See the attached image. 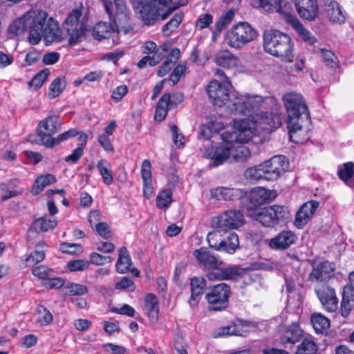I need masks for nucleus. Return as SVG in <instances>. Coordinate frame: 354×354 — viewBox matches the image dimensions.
Returning a JSON list of instances; mask_svg holds the SVG:
<instances>
[{
    "instance_id": "1",
    "label": "nucleus",
    "mask_w": 354,
    "mask_h": 354,
    "mask_svg": "<svg viewBox=\"0 0 354 354\" xmlns=\"http://www.w3.org/2000/svg\"><path fill=\"white\" fill-rule=\"evenodd\" d=\"M16 34L26 30L29 32L28 39L35 45L43 38L46 44L62 41L61 30L56 21L48 17V13L41 9H33L26 12L10 26Z\"/></svg>"
},
{
    "instance_id": "2",
    "label": "nucleus",
    "mask_w": 354,
    "mask_h": 354,
    "mask_svg": "<svg viewBox=\"0 0 354 354\" xmlns=\"http://www.w3.org/2000/svg\"><path fill=\"white\" fill-rule=\"evenodd\" d=\"M282 100L288 115L290 139L297 143L308 140V125L310 122V112L304 97L296 92L285 93Z\"/></svg>"
},
{
    "instance_id": "3",
    "label": "nucleus",
    "mask_w": 354,
    "mask_h": 354,
    "mask_svg": "<svg viewBox=\"0 0 354 354\" xmlns=\"http://www.w3.org/2000/svg\"><path fill=\"white\" fill-rule=\"evenodd\" d=\"M264 50L283 61L291 62L293 59L294 44L289 35L277 30H267L263 33Z\"/></svg>"
},
{
    "instance_id": "4",
    "label": "nucleus",
    "mask_w": 354,
    "mask_h": 354,
    "mask_svg": "<svg viewBox=\"0 0 354 354\" xmlns=\"http://www.w3.org/2000/svg\"><path fill=\"white\" fill-rule=\"evenodd\" d=\"M86 17L84 8L73 9L66 19L63 28L69 46L81 42L85 37Z\"/></svg>"
},
{
    "instance_id": "5",
    "label": "nucleus",
    "mask_w": 354,
    "mask_h": 354,
    "mask_svg": "<svg viewBox=\"0 0 354 354\" xmlns=\"http://www.w3.org/2000/svg\"><path fill=\"white\" fill-rule=\"evenodd\" d=\"M290 216V211L283 205H273L260 208L250 213V217L259 222L263 226L274 227Z\"/></svg>"
},
{
    "instance_id": "6",
    "label": "nucleus",
    "mask_w": 354,
    "mask_h": 354,
    "mask_svg": "<svg viewBox=\"0 0 354 354\" xmlns=\"http://www.w3.org/2000/svg\"><path fill=\"white\" fill-rule=\"evenodd\" d=\"M172 0H131L133 7L138 10L142 21L147 26L153 25L160 19V8Z\"/></svg>"
},
{
    "instance_id": "7",
    "label": "nucleus",
    "mask_w": 354,
    "mask_h": 354,
    "mask_svg": "<svg viewBox=\"0 0 354 354\" xmlns=\"http://www.w3.org/2000/svg\"><path fill=\"white\" fill-rule=\"evenodd\" d=\"M256 37V30L248 23L240 22L227 32L225 41L231 48L240 49Z\"/></svg>"
},
{
    "instance_id": "8",
    "label": "nucleus",
    "mask_w": 354,
    "mask_h": 354,
    "mask_svg": "<svg viewBox=\"0 0 354 354\" xmlns=\"http://www.w3.org/2000/svg\"><path fill=\"white\" fill-rule=\"evenodd\" d=\"M257 134V125L249 118L236 122L234 131H225L221 138L232 143L241 144L250 141Z\"/></svg>"
},
{
    "instance_id": "9",
    "label": "nucleus",
    "mask_w": 354,
    "mask_h": 354,
    "mask_svg": "<svg viewBox=\"0 0 354 354\" xmlns=\"http://www.w3.org/2000/svg\"><path fill=\"white\" fill-rule=\"evenodd\" d=\"M232 88L230 81L226 79L223 82L212 80L207 87V92L212 103L218 106H226L230 110V103H233L234 96L236 95L230 92Z\"/></svg>"
},
{
    "instance_id": "10",
    "label": "nucleus",
    "mask_w": 354,
    "mask_h": 354,
    "mask_svg": "<svg viewBox=\"0 0 354 354\" xmlns=\"http://www.w3.org/2000/svg\"><path fill=\"white\" fill-rule=\"evenodd\" d=\"M62 127V122L56 115H50L41 120L37 127V133L39 143L46 147H53L54 138L53 136Z\"/></svg>"
},
{
    "instance_id": "11",
    "label": "nucleus",
    "mask_w": 354,
    "mask_h": 354,
    "mask_svg": "<svg viewBox=\"0 0 354 354\" xmlns=\"http://www.w3.org/2000/svg\"><path fill=\"white\" fill-rule=\"evenodd\" d=\"M265 99L256 95H238L230 103V111L236 114L248 115L263 106Z\"/></svg>"
},
{
    "instance_id": "12",
    "label": "nucleus",
    "mask_w": 354,
    "mask_h": 354,
    "mask_svg": "<svg viewBox=\"0 0 354 354\" xmlns=\"http://www.w3.org/2000/svg\"><path fill=\"white\" fill-rule=\"evenodd\" d=\"M230 295V288L226 283H221L214 286L205 295L211 305L210 309L220 310L227 306V299Z\"/></svg>"
},
{
    "instance_id": "13",
    "label": "nucleus",
    "mask_w": 354,
    "mask_h": 354,
    "mask_svg": "<svg viewBox=\"0 0 354 354\" xmlns=\"http://www.w3.org/2000/svg\"><path fill=\"white\" fill-rule=\"evenodd\" d=\"M315 291L323 308L328 312H335L337 309L338 299L335 289L327 283H317Z\"/></svg>"
},
{
    "instance_id": "14",
    "label": "nucleus",
    "mask_w": 354,
    "mask_h": 354,
    "mask_svg": "<svg viewBox=\"0 0 354 354\" xmlns=\"http://www.w3.org/2000/svg\"><path fill=\"white\" fill-rule=\"evenodd\" d=\"M222 142L210 151L207 149L204 152L206 158L212 160L214 166L221 165L231 158V151L234 147V144L230 141L221 139Z\"/></svg>"
},
{
    "instance_id": "15",
    "label": "nucleus",
    "mask_w": 354,
    "mask_h": 354,
    "mask_svg": "<svg viewBox=\"0 0 354 354\" xmlns=\"http://www.w3.org/2000/svg\"><path fill=\"white\" fill-rule=\"evenodd\" d=\"M254 123L261 126L266 131H272L282 124L281 114L277 109H272L270 112H261L252 117Z\"/></svg>"
},
{
    "instance_id": "16",
    "label": "nucleus",
    "mask_w": 354,
    "mask_h": 354,
    "mask_svg": "<svg viewBox=\"0 0 354 354\" xmlns=\"http://www.w3.org/2000/svg\"><path fill=\"white\" fill-rule=\"evenodd\" d=\"M266 180H275L286 171L288 162L284 156H274L269 160L263 162Z\"/></svg>"
},
{
    "instance_id": "17",
    "label": "nucleus",
    "mask_w": 354,
    "mask_h": 354,
    "mask_svg": "<svg viewBox=\"0 0 354 354\" xmlns=\"http://www.w3.org/2000/svg\"><path fill=\"white\" fill-rule=\"evenodd\" d=\"M216 220L218 227L225 229H237L245 223L243 213L237 209L226 210L219 214Z\"/></svg>"
},
{
    "instance_id": "18",
    "label": "nucleus",
    "mask_w": 354,
    "mask_h": 354,
    "mask_svg": "<svg viewBox=\"0 0 354 354\" xmlns=\"http://www.w3.org/2000/svg\"><path fill=\"white\" fill-rule=\"evenodd\" d=\"M336 267L334 263L324 261L315 265L308 274V280L323 283L330 280L335 274Z\"/></svg>"
},
{
    "instance_id": "19",
    "label": "nucleus",
    "mask_w": 354,
    "mask_h": 354,
    "mask_svg": "<svg viewBox=\"0 0 354 354\" xmlns=\"http://www.w3.org/2000/svg\"><path fill=\"white\" fill-rule=\"evenodd\" d=\"M271 195V192L263 187H257L252 189L248 194L245 204L248 216H250V213H252V212L260 210L258 207L268 201Z\"/></svg>"
},
{
    "instance_id": "20",
    "label": "nucleus",
    "mask_w": 354,
    "mask_h": 354,
    "mask_svg": "<svg viewBox=\"0 0 354 354\" xmlns=\"http://www.w3.org/2000/svg\"><path fill=\"white\" fill-rule=\"evenodd\" d=\"M298 15L302 19L312 21L319 15L317 0H294Z\"/></svg>"
},
{
    "instance_id": "21",
    "label": "nucleus",
    "mask_w": 354,
    "mask_h": 354,
    "mask_svg": "<svg viewBox=\"0 0 354 354\" xmlns=\"http://www.w3.org/2000/svg\"><path fill=\"white\" fill-rule=\"evenodd\" d=\"M297 239V236L292 231L283 230L270 239L268 245L273 250H283L295 244Z\"/></svg>"
},
{
    "instance_id": "22",
    "label": "nucleus",
    "mask_w": 354,
    "mask_h": 354,
    "mask_svg": "<svg viewBox=\"0 0 354 354\" xmlns=\"http://www.w3.org/2000/svg\"><path fill=\"white\" fill-rule=\"evenodd\" d=\"M251 331V325L245 321L239 320L232 324L220 328L215 333V337L229 335L245 336Z\"/></svg>"
},
{
    "instance_id": "23",
    "label": "nucleus",
    "mask_w": 354,
    "mask_h": 354,
    "mask_svg": "<svg viewBox=\"0 0 354 354\" xmlns=\"http://www.w3.org/2000/svg\"><path fill=\"white\" fill-rule=\"evenodd\" d=\"M319 207V203L310 201L301 206L296 213L294 224L297 228H303L314 215Z\"/></svg>"
},
{
    "instance_id": "24",
    "label": "nucleus",
    "mask_w": 354,
    "mask_h": 354,
    "mask_svg": "<svg viewBox=\"0 0 354 354\" xmlns=\"http://www.w3.org/2000/svg\"><path fill=\"white\" fill-rule=\"evenodd\" d=\"M323 10L333 24H341L346 20L345 15L335 0H320Z\"/></svg>"
},
{
    "instance_id": "25",
    "label": "nucleus",
    "mask_w": 354,
    "mask_h": 354,
    "mask_svg": "<svg viewBox=\"0 0 354 354\" xmlns=\"http://www.w3.org/2000/svg\"><path fill=\"white\" fill-rule=\"evenodd\" d=\"M348 281V283L344 288L341 303V313L345 317L354 307V272L349 274Z\"/></svg>"
},
{
    "instance_id": "26",
    "label": "nucleus",
    "mask_w": 354,
    "mask_h": 354,
    "mask_svg": "<svg viewBox=\"0 0 354 354\" xmlns=\"http://www.w3.org/2000/svg\"><path fill=\"white\" fill-rule=\"evenodd\" d=\"M284 19L295 30L302 40L309 44L315 43L316 38L304 26L295 15L290 12H286Z\"/></svg>"
},
{
    "instance_id": "27",
    "label": "nucleus",
    "mask_w": 354,
    "mask_h": 354,
    "mask_svg": "<svg viewBox=\"0 0 354 354\" xmlns=\"http://www.w3.org/2000/svg\"><path fill=\"white\" fill-rule=\"evenodd\" d=\"M215 63L226 69H236L240 66V60L228 50H220L214 57Z\"/></svg>"
},
{
    "instance_id": "28",
    "label": "nucleus",
    "mask_w": 354,
    "mask_h": 354,
    "mask_svg": "<svg viewBox=\"0 0 354 354\" xmlns=\"http://www.w3.org/2000/svg\"><path fill=\"white\" fill-rule=\"evenodd\" d=\"M194 256L198 263L203 266L205 268H214L215 266H221L223 261L217 259L214 255L212 254L206 248H201L194 252Z\"/></svg>"
},
{
    "instance_id": "29",
    "label": "nucleus",
    "mask_w": 354,
    "mask_h": 354,
    "mask_svg": "<svg viewBox=\"0 0 354 354\" xmlns=\"http://www.w3.org/2000/svg\"><path fill=\"white\" fill-rule=\"evenodd\" d=\"M191 298L189 299V305L194 308L198 304L203 289L205 286V281L203 277H195L191 279Z\"/></svg>"
},
{
    "instance_id": "30",
    "label": "nucleus",
    "mask_w": 354,
    "mask_h": 354,
    "mask_svg": "<svg viewBox=\"0 0 354 354\" xmlns=\"http://www.w3.org/2000/svg\"><path fill=\"white\" fill-rule=\"evenodd\" d=\"M144 310L151 322H157L158 319L159 307L158 299L154 295L148 294L146 295Z\"/></svg>"
},
{
    "instance_id": "31",
    "label": "nucleus",
    "mask_w": 354,
    "mask_h": 354,
    "mask_svg": "<svg viewBox=\"0 0 354 354\" xmlns=\"http://www.w3.org/2000/svg\"><path fill=\"white\" fill-rule=\"evenodd\" d=\"M170 94L165 93L158 100L155 112V120L162 121L167 114L169 109L173 108L170 103Z\"/></svg>"
},
{
    "instance_id": "32",
    "label": "nucleus",
    "mask_w": 354,
    "mask_h": 354,
    "mask_svg": "<svg viewBox=\"0 0 354 354\" xmlns=\"http://www.w3.org/2000/svg\"><path fill=\"white\" fill-rule=\"evenodd\" d=\"M227 232L221 230H216L208 233L207 241L209 247L217 251L222 250L224 243V236Z\"/></svg>"
},
{
    "instance_id": "33",
    "label": "nucleus",
    "mask_w": 354,
    "mask_h": 354,
    "mask_svg": "<svg viewBox=\"0 0 354 354\" xmlns=\"http://www.w3.org/2000/svg\"><path fill=\"white\" fill-rule=\"evenodd\" d=\"M56 182V178L54 175L46 174L38 176L35 180L32 187L31 192L33 195L39 194L48 185Z\"/></svg>"
},
{
    "instance_id": "34",
    "label": "nucleus",
    "mask_w": 354,
    "mask_h": 354,
    "mask_svg": "<svg viewBox=\"0 0 354 354\" xmlns=\"http://www.w3.org/2000/svg\"><path fill=\"white\" fill-rule=\"evenodd\" d=\"M103 180L106 185H110L113 182V175L111 169V165L106 160L102 159L97 162L96 165Z\"/></svg>"
},
{
    "instance_id": "35",
    "label": "nucleus",
    "mask_w": 354,
    "mask_h": 354,
    "mask_svg": "<svg viewBox=\"0 0 354 354\" xmlns=\"http://www.w3.org/2000/svg\"><path fill=\"white\" fill-rule=\"evenodd\" d=\"M57 225V221L52 216H44L36 219L32 224V228L36 231L47 232L53 230Z\"/></svg>"
},
{
    "instance_id": "36",
    "label": "nucleus",
    "mask_w": 354,
    "mask_h": 354,
    "mask_svg": "<svg viewBox=\"0 0 354 354\" xmlns=\"http://www.w3.org/2000/svg\"><path fill=\"white\" fill-rule=\"evenodd\" d=\"M131 264V259L125 247H122L119 250V257L116 262V270L118 272L124 274L129 271Z\"/></svg>"
},
{
    "instance_id": "37",
    "label": "nucleus",
    "mask_w": 354,
    "mask_h": 354,
    "mask_svg": "<svg viewBox=\"0 0 354 354\" xmlns=\"http://www.w3.org/2000/svg\"><path fill=\"white\" fill-rule=\"evenodd\" d=\"M211 196L216 200L230 201L238 196V191L232 188L217 187L211 190Z\"/></svg>"
},
{
    "instance_id": "38",
    "label": "nucleus",
    "mask_w": 354,
    "mask_h": 354,
    "mask_svg": "<svg viewBox=\"0 0 354 354\" xmlns=\"http://www.w3.org/2000/svg\"><path fill=\"white\" fill-rule=\"evenodd\" d=\"M78 140L82 142L81 145L75 148L71 154L65 157L64 160L66 162L75 164L83 156L84 148L86 145L88 136L86 133H81Z\"/></svg>"
},
{
    "instance_id": "39",
    "label": "nucleus",
    "mask_w": 354,
    "mask_h": 354,
    "mask_svg": "<svg viewBox=\"0 0 354 354\" xmlns=\"http://www.w3.org/2000/svg\"><path fill=\"white\" fill-rule=\"evenodd\" d=\"M338 176L346 185L351 187H354V184L352 178L354 175V163L353 162H348L343 165L337 171Z\"/></svg>"
},
{
    "instance_id": "40",
    "label": "nucleus",
    "mask_w": 354,
    "mask_h": 354,
    "mask_svg": "<svg viewBox=\"0 0 354 354\" xmlns=\"http://www.w3.org/2000/svg\"><path fill=\"white\" fill-rule=\"evenodd\" d=\"M311 323L317 333H324L330 327L329 319L321 313L313 314L311 316Z\"/></svg>"
},
{
    "instance_id": "41",
    "label": "nucleus",
    "mask_w": 354,
    "mask_h": 354,
    "mask_svg": "<svg viewBox=\"0 0 354 354\" xmlns=\"http://www.w3.org/2000/svg\"><path fill=\"white\" fill-rule=\"evenodd\" d=\"M224 243L222 250L229 254H233L239 245V241L235 232H226L224 236Z\"/></svg>"
},
{
    "instance_id": "42",
    "label": "nucleus",
    "mask_w": 354,
    "mask_h": 354,
    "mask_svg": "<svg viewBox=\"0 0 354 354\" xmlns=\"http://www.w3.org/2000/svg\"><path fill=\"white\" fill-rule=\"evenodd\" d=\"M245 176L252 183H255L263 179L266 180L263 163L247 169L245 171Z\"/></svg>"
},
{
    "instance_id": "43",
    "label": "nucleus",
    "mask_w": 354,
    "mask_h": 354,
    "mask_svg": "<svg viewBox=\"0 0 354 354\" xmlns=\"http://www.w3.org/2000/svg\"><path fill=\"white\" fill-rule=\"evenodd\" d=\"M113 26L106 22H100L96 24L93 31V37L98 40L108 38L113 31Z\"/></svg>"
},
{
    "instance_id": "44",
    "label": "nucleus",
    "mask_w": 354,
    "mask_h": 354,
    "mask_svg": "<svg viewBox=\"0 0 354 354\" xmlns=\"http://www.w3.org/2000/svg\"><path fill=\"white\" fill-rule=\"evenodd\" d=\"M236 145L234 143V147L231 151V158L236 162H244L250 157V151L247 147L243 145Z\"/></svg>"
},
{
    "instance_id": "45",
    "label": "nucleus",
    "mask_w": 354,
    "mask_h": 354,
    "mask_svg": "<svg viewBox=\"0 0 354 354\" xmlns=\"http://www.w3.org/2000/svg\"><path fill=\"white\" fill-rule=\"evenodd\" d=\"M259 6L266 12H278L284 17V14L288 12L281 6V0H259Z\"/></svg>"
},
{
    "instance_id": "46",
    "label": "nucleus",
    "mask_w": 354,
    "mask_h": 354,
    "mask_svg": "<svg viewBox=\"0 0 354 354\" xmlns=\"http://www.w3.org/2000/svg\"><path fill=\"white\" fill-rule=\"evenodd\" d=\"M303 335V331L297 324L290 326L285 332L283 336V343L294 344L299 341Z\"/></svg>"
},
{
    "instance_id": "47",
    "label": "nucleus",
    "mask_w": 354,
    "mask_h": 354,
    "mask_svg": "<svg viewBox=\"0 0 354 354\" xmlns=\"http://www.w3.org/2000/svg\"><path fill=\"white\" fill-rule=\"evenodd\" d=\"M53 317L45 306H38L37 308V322L41 326H46L53 322Z\"/></svg>"
},
{
    "instance_id": "48",
    "label": "nucleus",
    "mask_w": 354,
    "mask_h": 354,
    "mask_svg": "<svg viewBox=\"0 0 354 354\" xmlns=\"http://www.w3.org/2000/svg\"><path fill=\"white\" fill-rule=\"evenodd\" d=\"M183 18V14L182 12L176 13L170 21L162 26V34L165 36L170 35L179 26Z\"/></svg>"
},
{
    "instance_id": "49",
    "label": "nucleus",
    "mask_w": 354,
    "mask_h": 354,
    "mask_svg": "<svg viewBox=\"0 0 354 354\" xmlns=\"http://www.w3.org/2000/svg\"><path fill=\"white\" fill-rule=\"evenodd\" d=\"M317 345L312 338H305L297 346L296 354H316Z\"/></svg>"
},
{
    "instance_id": "50",
    "label": "nucleus",
    "mask_w": 354,
    "mask_h": 354,
    "mask_svg": "<svg viewBox=\"0 0 354 354\" xmlns=\"http://www.w3.org/2000/svg\"><path fill=\"white\" fill-rule=\"evenodd\" d=\"M171 192L166 189L160 192L156 197V205L160 209H167L171 203Z\"/></svg>"
},
{
    "instance_id": "51",
    "label": "nucleus",
    "mask_w": 354,
    "mask_h": 354,
    "mask_svg": "<svg viewBox=\"0 0 354 354\" xmlns=\"http://www.w3.org/2000/svg\"><path fill=\"white\" fill-rule=\"evenodd\" d=\"M319 54L322 61L330 68H335L338 66L337 57L330 50L320 49Z\"/></svg>"
},
{
    "instance_id": "52",
    "label": "nucleus",
    "mask_w": 354,
    "mask_h": 354,
    "mask_svg": "<svg viewBox=\"0 0 354 354\" xmlns=\"http://www.w3.org/2000/svg\"><path fill=\"white\" fill-rule=\"evenodd\" d=\"M49 75V69L46 68L41 71L32 78V80L30 82H29V86L33 87L35 90L39 88L47 80Z\"/></svg>"
},
{
    "instance_id": "53",
    "label": "nucleus",
    "mask_w": 354,
    "mask_h": 354,
    "mask_svg": "<svg viewBox=\"0 0 354 354\" xmlns=\"http://www.w3.org/2000/svg\"><path fill=\"white\" fill-rule=\"evenodd\" d=\"M224 280L235 279L244 274V269L237 266L223 268Z\"/></svg>"
},
{
    "instance_id": "54",
    "label": "nucleus",
    "mask_w": 354,
    "mask_h": 354,
    "mask_svg": "<svg viewBox=\"0 0 354 354\" xmlns=\"http://www.w3.org/2000/svg\"><path fill=\"white\" fill-rule=\"evenodd\" d=\"M66 83L60 77L56 78L50 86L49 96L50 98H55L59 96L64 90Z\"/></svg>"
},
{
    "instance_id": "55",
    "label": "nucleus",
    "mask_w": 354,
    "mask_h": 354,
    "mask_svg": "<svg viewBox=\"0 0 354 354\" xmlns=\"http://www.w3.org/2000/svg\"><path fill=\"white\" fill-rule=\"evenodd\" d=\"M90 262L86 259H76L70 261L67 263V268L71 272H81L87 269Z\"/></svg>"
},
{
    "instance_id": "56",
    "label": "nucleus",
    "mask_w": 354,
    "mask_h": 354,
    "mask_svg": "<svg viewBox=\"0 0 354 354\" xmlns=\"http://www.w3.org/2000/svg\"><path fill=\"white\" fill-rule=\"evenodd\" d=\"M81 133H84L82 131H78L75 129H71L65 132H63L54 138L53 147L56 145H58L64 141L68 140L71 138H73L77 136H78L79 138Z\"/></svg>"
},
{
    "instance_id": "57",
    "label": "nucleus",
    "mask_w": 354,
    "mask_h": 354,
    "mask_svg": "<svg viewBox=\"0 0 354 354\" xmlns=\"http://www.w3.org/2000/svg\"><path fill=\"white\" fill-rule=\"evenodd\" d=\"M59 250L69 254H80L83 252V249L80 244L62 243L60 244Z\"/></svg>"
},
{
    "instance_id": "58",
    "label": "nucleus",
    "mask_w": 354,
    "mask_h": 354,
    "mask_svg": "<svg viewBox=\"0 0 354 354\" xmlns=\"http://www.w3.org/2000/svg\"><path fill=\"white\" fill-rule=\"evenodd\" d=\"M32 273L34 276L40 279L46 280L48 277L53 276V271L46 266H39L32 270Z\"/></svg>"
},
{
    "instance_id": "59",
    "label": "nucleus",
    "mask_w": 354,
    "mask_h": 354,
    "mask_svg": "<svg viewBox=\"0 0 354 354\" xmlns=\"http://www.w3.org/2000/svg\"><path fill=\"white\" fill-rule=\"evenodd\" d=\"M45 258V253L38 248L26 259L28 266L42 261Z\"/></svg>"
},
{
    "instance_id": "60",
    "label": "nucleus",
    "mask_w": 354,
    "mask_h": 354,
    "mask_svg": "<svg viewBox=\"0 0 354 354\" xmlns=\"http://www.w3.org/2000/svg\"><path fill=\"white\" fill-rule=\"evenodd\" d=\"M206 273V277L209 281L224 280L223 268L220 266H215L214 268H209Z\"/></svg>"
},
{
    "instance_id": "61",
    "label": "nucleus",
    "mask_w": 354,
    "mask_h": 354,
    "mask_svg": "<svg viewBox=\"0 0 354 354\" xmlns=\"http://www.w3.org/2000/svg\"><path fill=\"white\" fill-rule=\"evenodd\" d=\"M67 292L71 295H82L88 292V288L80 283H71L66 286Z\"/></svg>"
},
{
    "instance_id": "62",
    "label": "nucleus",
    "mask_w": 354,
    "mask_h": 354,
    "mask_svg": "<svg viewBox=\"0 0 354 354\" xmlns=\"http://www.w3.org/2000/svg\"><path fill=\"white\" fill-rule=\"evenodd\" d=\"M90 263L101 266L105 263H111L113 259L110 257L102 256L97 252H92L90 254Z\"/></svg>"
},
{
    "instance_id": "63",
    "label": "nucleus",
    "mask_w": 354,
    "mask_h": 354,
    "mask_svg": "<svg viewBox=\"0 0 354 354\" xmlns=\"http://www.w3.org/2000/svg\"><path fill=\"white\" fill-rule=\"evenodd\" d=\"M95 232L103 238L109 239L111 237V231L109 225L106 223H97L95 227L93 228Z\"/></svg>"
},
{
    "instance_id": "64",
    "label": "nucleus",
    "mask_w": 354,
    "mask_h": 354,
    "mask_svg": "<svg viewBox=\"0 0 354 354\" xmlns=\"http://www.w3.org/2000/svg\"><path fill=\"white\" fill-rule=\"evenodd\" d=\"M141 175L143 181L152 180L151 164L148 159L144 160L142 163Z\"/></svg>"
}]
</instances>
